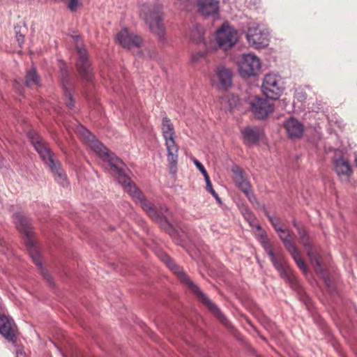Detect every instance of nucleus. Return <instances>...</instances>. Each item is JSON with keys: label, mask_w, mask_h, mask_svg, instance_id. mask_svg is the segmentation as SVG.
Segmentation results:
<instances>
[{"label": "nucleus", "mask_w": 357, "mask_h": 357, "mask_svg": "<svg viewBox=\"0 0 357 357\" xmlns=\"http://www.w3.org/2000/svg\"><path fill=\"white\" fill-rule=\"evenodd\" d=\"M77 132L89 144L90 148L103 160L109 163L111 171L116 176L118 182L123 187L133 199L139 203L141 207L146 212L148 215L155 222L162 225L167 224V213L165 207H161L158 211L153 204L146 200L144 195L139 190L136 185L131 182L130 178L126 174L121 166L124 165L123 162L114 154L110 152L89 130L84 127L79 126Z\"/></svg>", "instance_id": "f257e3e1"}, {"label": "nucleus", "mask_w": 357, "mask_h": 357, "mask_svg": "<svg viewBox=\"0 0 357 357\" xmlns=\"http://www.w3.org/2000/svg\"><path fill=\"white\" fill-rule=\"evenodd\" d=\"M162 261L175 274L177 275L181 282L185 284L197 296V299L204 305L224 325L229 327V322L222 314L219 308L205 295L199 288L194 284L189 277L183 271V269L178 266L168 255H163Z\"/></svg>", "instance_id": "f03ea898"}, {"label": "nucleus", "mask_w": 357, "mask_h": 357, "mask_svg": "<svg viewBox=\"0 0 357 357\" xmlns=\"http://www.w3.org/2000/svg\"><path fill=\"white\" fill-rule=\"evenodd\" d=\"M29 137L40 158L51 169L56 181L63 187L67 185L68 180L66 175L61 168L59 162L54 160V153L47 142L35 131H31L29 133Z\"/></svg>", "instance_id": "7ed1b4c3"}, {"label": "nucleus", "mask_w": 357, "mask_h": 357, "mask_svg": "<svg viewBox=\"0 0 357 357\" xmlns=\"http://www.w3.org/2000/svg\"><path fill=\"white\" fill-rule=\"evenodd\" d=\"M139 16L149 25L152 33L159 38L165 34V26L162 22L163 13L162 6L158 2H149L139 6Z\"/></svg>", "instance_id": "20e7f679"}, {"label": "nucleus", "mask_w": 357, "mask_h": 357, "mask_svg": "<svg viewBox=\"0 0 357 357\" xmlns=\"http://www.w3.org/2000/svg\"><path fill=\"white\" fill-rule=\"evenodd\" d=\"M162 132L167 151V161L171 169L176 167L178 157V146L175 142V131L171 121L165 117L162 121Z\"/></svg>", "instance_id": "39448f33"}, {"label": "nucleus", "mask_w": 357, "mask_h": 357, "mask_svg": "<svg viewBox=\"0 0 357 357\" xmlns=\"http://www.w3.org/2000/svg\"><path fill=\"white\" fill-rule=\"evenodd\" d=\"M269 37L270 30L266 25L263 24H252L248 27L246 33V38L249 45L256 49L268 46Z\"/></svg>", "instance_id": "423d86ee"}, {"label": "nucleus", "mask_w": 357, "mask_h": 357, "mask_svg": "<svg viewBox=\"0 0 357 357\" xmlns=\"http://www.w3.org/2000/svg\"><path fill=\"white\" fill-rule=\"evenodd\" d=\"M238 39V32L228 23L222 24L215 32V40L217 46L224 51L233 47Z\"/></svg>", "instance_id": "0eeeda50"}, {"label": "nucleus", "mask_w": 357, "mask_h": 357, "mask_svg": "<svg viewBox=\"0 0 357 357\" xmlns=\"http://www.w3.org/2000/svg\"><path fill=\"white\" fill-rule=\"evenodd\" d=\"M72 38L75 43L77 52L78 58L76 63L77 70L83 79L86 81H91L93 77V73L91 69L90 62L88 59L87 52L79 36H72Z\"/></svg>", "instance_id": "6e6552de"}, {"label": "nucleus", "mask_w": 357, "mask_h": 357, "mask_svg": "<svg viewBox=\"0 0 357 357\" xmlns=\"http://www.w3.org/2000/svg\"><path fill=\"white\" fill-rule=\"evenodd\" d=\"M276 232L278 234V236L281 241L283 242L285 248L289 252V254L291 255L293 259L295 261L298 268L303 272L305 273L307 270V266L305 261L302 259L300 252H298L295 244L293 242V231L289 230V229H283L282 227V231Z\"/></svg>", "instance_id": "1a4fd4ad"}, {"label": "nucleus", "mask_w": 357, "mask_h": 357, "mask_svg": "<svg viewBox=\"0 0 357 357\" xmlns=\"http://www.w3.org/2000/svg\"><path fill=\"white\" fill-rule=\"evenodd\" d=\"M283 86L280 75L268 73L264 76L262 83V92L268 99L276 100L283 92Z\"/></svg>", "instance_id": "9d476101"}, {"label": "nucleus", "mask_w": 357, "mask_h": 357, "mask_svg": "<svg viewBox=\"0 0 357 357\" xmlns=\"http://www.w3.org/2000/svg\"><path fill=\"white\" fill-rule=\"evenodd\" d=\"M293 225L298 229L299 241L307 252L310 263L313 266L314 271L318 273H322L324 267L321 264L320 257L312 247L310 239L306 231L299 228L296 222H293Z\"/></svg>", "instance_id": "9b49d317"}, {"label": "nucleus", "mask_w": 357, "mask_h": 357, "mask_svg": "<svg viewBox=\"0 0 357 357\" xmlns=\"http://www.w3.org/2000/svg\"><path fill=\"white\" fill-rule=\"evenodd\" d=\"M260 59L254 54H244L238 64L241 76L248 78L257 75L261 69Z\"/></svg>", "instance_id": "f8f14e48"}, {"label": "nucleus", "mask_w": 357, "mask_h": 357, "mask_svg": "<svg viewBox=\"0 0 357 357\" xmlns=\"http://www.w3.org/2000/svg\"><path fill=\"white\" fill-rule=\"evenodd\" d=\"M251 110L257 119H263L273 112V105L269 100L255 97L250 100Z\"/></svg>", "instance_id": "ddd939ff"}, {"label": "nucleus", "mask_w": 357, "mask_h": 357, "mask_svg": "<svg viewBox=\"0 0 357 357\" xmlns=\"http://www.w3.org/2000/svg\"><path fill=\"white\" fill-rule=\"evenodd\" d=\"M329 152H334L337 158H333L334 169L338 176H348L351 172L349 162L342 157V153L338 149L328 148Z\"/></svg>", "instance_id": "4468645a"}, {"label": "nucleus", "mask_w": 357, "mask_h": 357, "mask_svg": "<svg viewBox=\"0 0 357 357\" xmlns=\"http://www.w3.org/2000/svg\"><path fill=\"white\" fill-rule=\"evenodd\" d=\"M0 334L7 340L15 343L16 326L13 319L5 315H0Z\"/></svg>", "instance_id": "2eb2a0df"}, {"label": "nucleus", "mask_w": 357, "mask_h": 357, "mask_svg": "<svg viewBox=\"0 0 357 357\" xmlns=\"http://www.w3.org/2000/svg\"><path fill=\"white\" fill-rule=\"evenodd\" d=\"M116 40L122 47L127 49L139 47L142 43V38L134 33H130L126 28L118 33Z\"/></svg>", "instance_id": "dca6fc26"}, {"label": "nucleus", "mask_w": 357, "mask_h": 357, "mask_svg": "<svg viewBox=\"0 0 357 357\" xmlns=\"http://www.w3.org/2000/svg\"><path fill=\"white\" fill-rule=\"evenodd\" d=\"M198 11L203 15L216 16L219 14V1L218 0H197Z\"/></svg>", "instance_id": "f3484780"}, {"label": "nucleus", "mask_w": 357, "mask_h": 357, "mask_svg": "<svg viewBox=\"0 0 357 357\" xmlns=\"http://www.w3.org/2000/svg\"><path fill=\"white\" fill-rule=\"evenodd\" d=\"M241 132L243 136V142L248 146L258 143L263 135L261 129L256 126H247L241 129Z\"/></svg>", "instance_id": "a211bd4d"}, {"label": "nucleus", "mask_w": 357, "mask_h": 357, "mask_svg": "<svg viewBox=\"0 0 357 357\" xmlns=\"http://www.w3.org/2000/svg\"><path fill=\"white\" fill-rule=\"evenodd\" d=\"M215 79L218 81L219 87L226 89L231 86L232 82L231 70L224 66H218L215 70Z\"/></svg>", "instance_id": "6ab92c4d"}, {"label": "nucleus", "mask_w": 357, "mask_h": 357, "mask_svg": "<svg viewBox=\"0 0 357 357\" xmlns=\"http://www.w3.org/2000/svg\"><path fill=\"white\" fill-rule=\"evenodd\" d=\"M13 220L19 231L26 236L28 238L32 236V228L29 220L21 213L13 215Z\"/></svg>", "instance_id": "aec40b11"}, {"label": "nucleus", "mask_w": 357, "mask_h": 357, "mask_svg": "<svg viewBox=\"0 0 357 357\" xmlns=\"http://www.w3.org/2000/svg\"><path fill=\"white\" fill-rule=\"evenodd\" d=\"M232 172L234 175V179L236 185L250 198L251 195L250 184L245 177L243 171L236 167L232 169Z\"/></svg>", "instance_id": "412c9836"}, {"label": "nucleus", "mask_w": 357, "mask_h": 357, "mask_svg": "<svg viewBox=\"0 0 357 357\" xmlns=\"http://www.w3.org/2000/svg\"><path fill=\"white\" fill-rule=\"evenodd\" d=\"M274 267L278 271L282 278L289 280L288 266L284 258L283 254L278 251L269 257Z\"/></svg>", "instance_id": "4be33fe9"}, {"label": "nucleus", "mask_w": 357, "mask_h": 357, "mask_svg": "<svg viewBox=\"0 0 357 357\" xmlns=\"http://www.w3.org/2000/svg\"><path fill=\"white\" fill-rule=\"evenodd\" d=\"M284 128L290 138H299L303 132V126L296 119L291 117L285 121Z\"/></svg>", "instance_id": "5701e85b"}, {"label": "nucleus", "mask_w": 357, "mask_h": 357, "mask_svg": "<svg viewBox=\"0 0 357 357\" xmlns=\"http://www.w3.org/2000/svg\"><path fill=\"white\" fill-rule=\"evenodd\" d=\"M61 75H62V86H63V95L66 98V106L71 109L74 106V101L73 99V95H72V85L70 83L68 77V72L65 70H63L62 68H61Z\"/></svg>", "instance_id": "b1692460"}, {"label": "nucleus", "mask_w": 357, "mask_h": 357, "mask_svg": "<svg viewBox=\"0 0 357 357\" xmlns=\"http://www.w3.org/2000/svg\"><path fill=\"white\" fill-rule=\"evenodd\" d=\"M204 27L200 24H197L194 26L192 30L190 31V37L193 42L197 44H205V40L204 38Z\"/></svg>", "instance_id": "393cba45"}, {"label": "nucleus", "mask_w": 357, "mask_h": 357, "mask_svg": "<svg viewBox=\"0 0 357 357\" xmlns=\"http://www.w3.org/2000/svg\"><path fill=\"white\" fill-rule=\"evenodd\" d=\"M40 82L39 77L34 69L27 71L26 75V85L29 88H36Z\"/></svg>", "instance_id": "a878e982"}, {"label": "nucleus", "mask_w": 357, "mask_h": 357, "mask_svg": "<svg viewBox=\"0 0 357 357\" xmlns=\"http://www.w3.org/2000/svg\"><path fill=\"white\" fill-rule=\"evenodd\" d=\"M259 241H260V243L261 244L263 248L268 257L272 256L273 254L275 253L272 249V245L268 239L266 233H261V234H259Z\"/></svg>", "instance_id": "bb28decb"}, {"label": "nucleus", "mask_w": 357, "mask_h": 357, "mask_svg": "<svg viewBox=\"0 0 357 357\" xmlns=\"http://www.w3.org/2000/svg\"><path fill=\"white\" fill-rule=\"evenodd\" d=\"M176 4L180 10H190L195 4L194 0H176Z\"/></svg>", "instance_id": "cd10ccee"}, {"label": "nucleus", "mask_w": 357, "mask_h": 357, "mask_svg": "<svg viewBox=\"0 0 357 357\" xmlns=\"http://www.w3.org/2000/svg\"><path fill=\"white\" fill-rule=\"evenodd\" d=\"M248 219L250 222V225L252 228H255L257 229L256 235L259 237V234H261V233H266L261 229V226L258 224L254 222V220H252V215L250 213H248Z\"/></svg>", "instance_id": "c85d7f7f"}, {"label": "nucleus", "mask_w": 357, "mask_h": 357, "mask_svg": "<svg viewBox=\"0 0 357 357\" xmlns=\"http://www.w3.org/2000/svg\"><path fill=\"white\" fill-rule=\"evenodd\" d=\"M31 257L32 258V260H33V263L36 266H40V267L42 266V261H41V259H40V256L39 252L37 250L33 249L31 252Z\"/></svg>", "instance_id": "c756f323"}, {"label": "nucleus", "mask_w": 357, "mask_h": 357, "mask_svg": "<svg viewBox=\"0 0 357 357\" xmlns=\"http://www.w3.org/2000/svg\"><path fill=\"white\" fill-rule=\"evenodd\" d=\"M268 220L276 231H282V227L279 225L280 220L278 218L268 216Z\"/></svg>", "instance_id": "7c9ffc66"}, {"label": "nucleus", "mask_w": 357, "mask_h": 357, "mask_svg": "<svg viewBox=\"0 0 357 357\" xmlns=\"http://www.w3.org/2000/svg\"><path fill=\"white\" fill-rule=\"evenodd\" d=\"M192 162L196 166V167L201 172V173L204 175L207 173L206 169L204 165L196 158H192Z\"/></svg>", "instance_id": "2f4dec72"}, {"label": "nucleus", "mask_w": 357, "mask_h": 357, "mask_svg": "<svg viewBox=\"0 0 357 357\" xmlns=\"http://www.w3.org/2000/svg\"><path fill=\"white\" fill-rule=\"evenodd\" d=\"M206 56V52H198L195 54H194L192 56V62H197L200 59L202 58H204Z\"/></svg>", "instance_id": "473e14b6"}, {"label": "nucleus", "mask_w": 357, "mask_h": 357, "mask_svg": "<svg viewBox=\"0 0 357 357\" xmlns=\"http://www.w3.org/2000/svg\"><path fill=\"white\" fill-rule=\"evenodd\" d=\"M78 4V0H70L68 7L70 10L73 11L77 8Z\"/></svg>", "instance_id": "72a5a7b5"}, {"label": "nucleus", "mask_w": 357, "mask_h": 357, "mask_svg": "<svg viewBox=\"0 0 357 357\" xmlns=\"http://www.w3.org/2000/svg\"><path fill=\"white\" fill-rule=\"evenodd\" d=\"M16 38L19 45L21 46L22 44L24 43V36L22 34L17 33Z\"/></svg>", "instance_id": "f704fd0d"}, {"label": "nucleus", "mask_w": 357, "mask_h": 357, "mask_svg": "<svg viewBox=\"0 0 357 357\" xmlns=\"http://www.w3.org/2000/svg\"><path fill=\"white\" fill-rule=\"evenodd\" d=\"M206 190L208 191L210 193H211L213 191H215L213 188L211 182H208V183H206Z\"/></svg>", "instance_id": "c9c22d12"}, {"label": "nucleus", "mask_w": 357, "mask_h": 357, "mask_svg": "<svg viewBox=\"0 0 357 357\" xmlns=\"http://www.w3.org/2000/svg\"><path fill=\"white\" fill-rule=\"evenodd\" d=\"M211 194L218 201V203H221V199L215 191H213Z\"/></svg>", "instance_id": "e433bc0d"}, {"label": "nucleus", "mask_w": 357, "mask_h": 357, "mask_svg": "<svg viewBox=\"0 0 357 357\" xmlns=\"http://www.w3.org/2000/svg\"><path fill=\"white\" fill-rule=\"evenodd\" d=\"M16 357H26V354L22 350L18 349L16 353Z\"/></svg>", "instance_id": "4c0bfd02"}, {"label": "nucleus", "mask_w": 357, "mask_h": 357, "mask_svg": "<svg viewBox=\"0 0 357 357\" xmlns=\"http://www.w3.org/2000/svg\"><path fill=\"white\" fill-rule=\"evenodd\" d=\"M42 274L47 281H50L51 278L50 275L47 273V272L45 271L44 270H42Z\"/></svg>", "instance_id": "58836bf2"}, {"label": "nucleus", "mask_w": 357, "mask_h": 357, "mask_svg": "<svg viewBox=\"0 0 357 357\" xmlns=\"http://www.w3.org/2000/svg\"><path fill=\"white\" fill-rule=\"evenodd\" d=\"M203 176L204 177V180L206 181V184L208 183V182H211L208 173L204 174Z\"/></svg>", "instance_id": "ea45409f"}, {"label": "nucleus", "mask_w": 357, "mask_h": 357, "mask_svg": "<svg viewBox=\"0 0 357 357\" xmlns=\"http://www.w3.org/2000/svg\"><path fill=\"white\" fill-rule=\"evenodd\" d=\"M259 1H260V0H255L254 3H255V4L257 5V3H259Z\"/></svg>", "instance_id": "a19ab883"}, {"label": "nucleus", "mask_w": 357, "mask_h": 357, "mask_svg": "<svg viewBox=\"0 0 357 357\" xmlns=\"http://www.w3.org/2000/svg\"><path fill=\"white\" fill-rule=\"evenodd\" d=\"M355 161H356V163L357 165V152L355 154Z\"/></svg>", "instance_id": "79ce46f5"}]
</instances>
